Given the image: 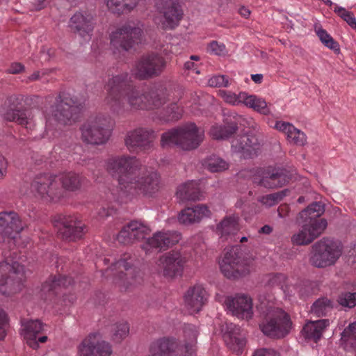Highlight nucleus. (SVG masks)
Segmentation results:
<instances>
[{"instance_id": "de8ad7c7", "label": "nucleus", "mask_w": 356, "mask_h": 356, "mask_svg": "<svg viewBox=\"0 0 356 356\" xmlns=\"http://www.w3.org/2000/svg\"><path fill=\"white\" fill-rule=\"evenodd\" d=\"M286 276L282 273H277L271 276V277L269 279V284L271 286H280L283 292L285 293L286 296L291 297L294 295L293 293V290L291 289L292 288L293 289H295L294 286H288L286 284Z\"/></svg>"}, {"instance_id": "680f3d73", "label": "nucleus", "mask_w": 356, "mask_h": 356, "mask_svg": "<svg viewBox=\"0 0 356 356\" xmlns=\"http://www.w3.org/2000/svg\"><path fill=\"white\" fill-rule=\"evenodd\" d=\"M115 211H116V209L113 207H102L98 210L97 214H98L99 219H104V218L114 214L115 213Z\"/></svg>"}, {"instance_id": "7ed1b4c3", "label": "nucleus", "mask_w": 356, "mask_h": 356, "mask_svg": "<svg viewBox=\"0 0 356 356\" xmlns=\"http://www.w3.org/2000/svg\"><path fill=\"white\" fill-rule=\"evenodd\" d=\"M81 105L70 94L60 92L54 104L45 111L46 128L42 138L53 140L58 137L60 127L71 124L79 118Z\"/></svg>"}, {"instance_id": "6e6552de", "label": "nucleus", "mask_w": 356, "mask_h": 356, "mask_svg": "<svg viewBox=\"0 0 356 356\" xmlns=\"http://www.w3.org/2000/svg\"><path fill=\"white\" fill-rule=\"evenodd\" d=\"M254 260L244 257L240 245L225 250L224 257L220 262L222 273L229 279H237L248 275L254 269Z\"/></svg>"}, {"instance_id": "9b49d317", "label": "nucleus", "mask_w": 356, "mask_h": 356, "mask_svg": "<svg viewBox=\"0 0 356 356\" xmlns=\"http://www.w3.org/2000/svg\"><path fill=\"white\" fill-rule=\"evenodd\" d=\"M343 252L341 242L324 237L312 246L310 263L317 268H325L334 265Z\"/></svg>"}, {"instance_id": "b1692460", "label": "nucleus", "mask_w": 356, "mask_h": 356, "mask_svg": "<svg viewBox=\"0 0 356 356\" xmlns=\"http://www.w3.org/2000/svg\"><path fill=\"white\" fill-rule=\"evenodd\" d=\"M97 334H90L78 347L79 356H110L112 353L109 343L98 339Z\"/></svg>"}, {"instance_id": "58836bf2", "label": "nucleus", "mask_w": 356, "mask_h": 356, "mask_svg": "<svg viewBox=\"0 0 356 356\" xmlns=\"http://www.w3.org/2000/svg\"><path fill=\"white\" fill-rule=\"evenodd\" d=\"M238 129L237 122H225L224 124H214L211 127L209 134L214 139H225L232 136Z\"/></svg>"}, {"instance_id": "13d9d810", "label": "nucleus", "mask_w": 356, "mask_h": 356, "mask_svg": "<svg viewBox=\"0 0 356 356\" xmlns=\"http://www.w3.org/2000/svg\"><path fill=\"white\" fill-rule=\"evenodd\" d=\"M235 122L243 124L244 127H248L254 131H257L259 130V124L255 122V120L252 118H244L241 115H238L236 114L234 116Z\"/></svg>"}, {"instance_id": "ddd939ff", "label": "nucleus", "mask_w": 356, "mask_h": 356, "mask_svg": "<svg viewBox=\"0 0 356 356\" xmlns=\"http://www.w3.org/2000/svg\"><path fill=\"white\" fill-rule=\"evenodd\" d=\"M53 224L58 236L68 242L80 240L86 232V225L77 214H58Z\"/></svg>"}, {"instance_id": "09e8293b", "label": "nucleus", "mask_w": 356, "mask_h": 356, "mask_svg": "<svg viewBox=\"0 0 356 356\" xmlns=\"http://www.w3.org/2000/svg\"><path fill=\"white\" fill-rule=\"evenodd\" d=\"M332 309V302L327 298H319L312 306L311 311L317 316H326Z\"/></svg>"}, {"instance_id": "3c124183", "label": "nucleus", "mask_w": 356, "mask_h": 356, "mask_svg": "<svg viewBox=\"0 0 356 356\" xmlns=\"http://www.w3.org/2000/svg\"><path fill=\"white\" fill-rule=\"evenodd\" d=\"M287 193V190H283L277 193L261 196L258 199V201L266 207H272L282 200Z\"/></svg>"}, {"instance_id": "423d86ee", "label": "nucleus", "mask_w": 356, "mask_h": 356, "mask_svg": "<svg viewBox=\"0 0 356 356\" xmlns=\"http://www.w3.org/2000/svg\"><path fill=\"white\" fill-rule=\"evenodd\" d=\"M204 131L193 122L169 129L161 135L163 147H177L184 150L196 149L204 139Z\"/></svg>"}, {"instance_id": "bb28decb", "label": "nucleus", "mask_w": 356, "mask_h": 356, "mask_svg": "<svg viewBox=\"0 0 356 356\" xmlns=\"http://www.w3.org/2000/svg\"><path fill=\"white\" fill-rule=\"evenodd\" d=\"M211 211L207 205L198 204L182 209L178 214V221L184 225H191L200 222L204 218H209Z\"/></svg>"}, {"instance_id": "e2e57ef3", "label": "nucleus", "mask_w": 356, "mask_h": 356, "mask_svg": "<svg viewBox=\"0 0 356 356\" xmlns=\"http://www.w3.org/2000/svg\"><path fill=\"white\" fill-rule=\"evenodd\" d=\"M51 0H35L32 4V10L40 11L46 8L50 3Z\"/></svg>"}, {"instance_id": "dca6fc26", "label": "nucleus", "mask_w": 356, "mask_h": 356, "mask_svg": "<svg viewBox=\"0 0 356 356\" xmlns=\"http://www.w3.org/2000/svg\"><path fill=\"white\" fill-rule=\"evenodd\" d=\"M26 227L16 212H0V238L4 243L7 241L10 248L17 245L19 234Z\"/></svg>"}, {"instance_id": "f3484780", "label": "nucleus", "mask_w": 356, "mask_h": 356, "mask_svg": "<svg viewBox=\"0 0 356 356\" xmlns=\"http://www.w3.org/2000/svg\"><path fill=\"white\" fill-rule=\"evenodd\" d=\"M143 31L133 22L126 23L110 35L111 44L116 49L131 50L141 41Z\"/></svg>"}, {"instance_id": "c03bdc74", "label": "nucleus", "mask_w": 356, "mask_h": 356, "mask_svg": "<svg viewBox=\"0 0 356 356\" xmlns=\"http://www.w3.org/2000/svg\"><path fill=\"white\" fill-rule=\"evenodd\" d=\"M204 168L211 172H222L229 168L228 163L221 157L213 154L207 157L202 163Z\"/></svg>"}, {"instance_id": "9d476101", "label": "nucleus", "mask_w": 356, "mask_h": 356, "mask_svg": "<svg viewBox=\"0 0 356 356\" xmlns=\"http://www.w3.org/2000/svg\"><path fill=\"white\" fill-rule=\"evenodd\" d=\"M113 122L109 116L99 115L88 120L80 127L83 143L94 145L106 144L112 134Z\"/></svg>"}, {"instance_id": "f704fd0d", "label": "nucleus", "mask_w": 356, "mask_h": 356, "mask_svg": "<svg viewBox=\"0 0 356 356\" xmlns=\"http://www.w3.org/2000/svg\"><path fill=\"white\" fill-rule=\"evenodd\" d=\"M176 196L181 202L200 200L202 193L198 181L191 180L179 185Z\"/></svg>"}, {"instance_id": "2eb2a0df", "label": "nucleus", "mask_w": 356, "mask_h": 356, "mask_svg": "<svg viewBox=\"0 0 356 356\" xmlns=\"http://www.w3.org/2000/svg\"><path fill=\"white\" fill-rule=\"evenodd\" d=\"M166 65L165 60L157 53H147L135 63L131 72L139 80H146L159 76Z\"/></svg>"}, {"instance_id": "8fccbe9b", "label": "nucleus", "mask_w": 356, "mask_h": 356, "mask_svg": "<svg viewBox=\"0 0 356 356\" xmlns=\"http://www.w3.org/2000/svg\"><path fill=\"white\" fill-rule=\"evenodd\" d=\"M315 31L321 42L326 47L333 50L334 52L339 51L340 48L339 43L333 39L326 30L321 27H318L315 29Z\"/></svg>"}, {"instance_id": "49530a36", "label": "nucleus", "mask_w": 356, "mask_h": 356, "mask_svg": "<svg viewBox=\"0 0 356 356\" xmlns=\"http://www.w3.org/2000/svg\"><path fill=\"white\" fill-rule=\"evenodd\" d=\"M341 340L345 349L356 351V322L350 323L341 333Z\"/></svg>"}, {"instance_id": "f257e3e1", "label": "nucleus", "mask_w": 356, "mask_h": 356, "mask_svg": "<svg viewBox=\"0 0 356 356\" xmlns=\"http://www.w3.org/2000/svg\"><path fill=\"white\" fill-rule=\"evenodd\" d=\"M106 166L107 171L117 177L118 185L112 195L120 203L127 202L139 194L152 197L161 187L159 173L143 166L136 156H112Z\"/></svg>"}, {"instance_id": "393cba45", "label": "nucleus", "mask_w": 356, "mask_h": 356, "mask_svg": "<svg viewBox=\"0 0 356 356\" xmlns=\"http://www.w3.org/2000/svg\"><path fill=\"white\" fill-rule=\"evenodd\" d=\"M221 331L227 347L237 355L241 354L245 346V334L241 327L232 323L222 325Z\"/></svg>"}, {"instance_id": "69168bd1", "label": "nucleus", "mask_w": 356, "mask_h": 356, "mask_svg": "<svg viewBox=\"0 0 356 356\" xmlns=\"http://www.w3.org/2000/svg\"><path fill=\"white\" fill-rule=\"evenodd\" d=\"M55 56V50L52 48H44L41 51V58L44 61L50 60Z\"/></svg>"}, {"instance_id": "4be33fe9", "label": "nucleus", "mask_w": 356, "mask_h": 356, "mask_svg": "<svg viewBox=\"0 0 356 356\" xmlns=\"http://www.w3.org/2000/svg\"><path fill=\"white\" fill-rule=\"evenodd\" d=\"M181 239L180 234L174 231L156 232L142 245V248L148 253L152 250H165L177 243Z\"/></svg>"}, {"instance_id": "603ef678", "label": "nucleus", "mask_w": 356, "mask_h": 356, "mask_svg": "<svg viewBox=\"0 0 356 356\" xmlns=\"http://www.w3.org/2000/svg\"><path fill=\"white\" fill-rule=\"evenodd\" d=\"M334 11L354 30H356V18L354 14L346 8L335 5Z\"/></svg>"}, {"instance_id": "4c0bfd02", "label": "nucleus", "mask_w": 356, "mask_h": 356, "mask_svg": "<svg viewBox=\"0 0 356 356\" xmlns=\"http://www.w3.org/2000/svg\"><path fill=\"white\" fill-rule=\"evenodd\" d=\"M241 99L243 100V104L245 106L252 108L260 114L267 115L270 113V106L262 97L255 95H249L247 92H242Z\"/></svg>"}, {"instance_id": "412c9836", "label": "nucleus", "mask_w": 356, "mask_h": 356, "mask_svg": "<svg viewBox=\"0 0 356 356\" xmlns=\"http://www.w3.org/2000/svg\"><path fill=\"white\" fill-rule=\"evenodd\" d=\"M150 232V228L143 222L132 220L123 226L117 239L120 243L130 245L143 240Z\"/></svg>"}, {"instance_id": "864d4df0", "label": "nucleus", "mask_w": 356, "mask_h": 356, "mask_svg": "<svg viewBox=\"0 0 356 356\" xmlns=\"http://www.w3.org/2000/svg\"><path fill=\"white\" fill-rule=\"evenodd\" d=\"M338 302L345 307H355L356 306V292H342L338 297Z\"/></svg>"}, {"instance_id": "79ce46f5", "label": "nucleus", "mask_w": 356, "mask_h": 356, "mask_svg": "<svg viewBox=\"0 0 356 356\" xmlns=\"http://www.w3.org/2000/svg\"><path fill=\"white\" fill-rule=\"evenodd\" d=\"M183 114V109L177 103H172L160 111L158 118L163 122L179 120Z\"/></svg>"}, {"instance_id": "338daca9", "label": "nucleus", "mask_w": 356, "mask_h": 356, "mask_svg": "<svg viewBox=\"0 0 356 356\" xmlns=\"http://www.w3.org/2000/svg\"><path fill=\"white\" fill-rule=\"evenodd\" d=\"M8 162L6 158L0 154V179H3L7 173Z\"/></svg>"}, {"instance_id": "bf43d9fd", "label": "nucleus", "mask_w": 356, "mask_h": 356, "mask_svg": "<svg viewBox=\"0 0 356 356\" xmlns=\"http://www.w3.org/2000/svg\"><path fill=\"white\" fill-rule=\"evenodd\" d=\"M207 52L211 54L222 56L226 54L227 49L223 43L212 41L207 46Z\"/></svg>"}, {"instance_id": "052dcab7", "label": "nucleus", "mask_w": 356, "mask_h": 356, "mask_svg": "<svg viewBox=\"0 0 356 356\" xmlns=\"http://www.w3.org/2000/svg\"><path fill=\"white\" fill-rule=\"evenodd\" d=\"M200 56L197 55H192L190 57V60L186 61L184 63V69L188 71L195 72L196 74H200V72L198 70V64L195 63V61H199Z\"/></svg>"}, {"instance_id": "ea45409f", "label": "nucleus", "mask_w": 356, "mask_h": 356, "mask_svg": "<svg viewBox=\"0 0 356 356\" xmlns=\"http://www.w3.org/2000/svg\"><path fill=\"white\" fill-rule=\"evenodd\" d=\"M138 0H106L108 9L114 14L122 15L131 12Z\"/></svg>"}, {"instance_id": "5701e85b", "label": "nucleus", "mask_w": 356, "mask_h": 356, "mask_svg": "<svg viewBox=\"0 0 356 356\" xmlns=\"http://www.w3.org/2000/svg\"><path fill=\"white\" fill-rule=\"evenodd\" d=\"M185 261L179 252L171 251L160 257L158 266L165 277L173 278L181 275Z\"/></svg>"}, {"instance_id": "c9c22d12", "label": "nucleus", "mask_w": 356, "mask_h": 356, "mask_svg": "<svg viewBox=\"0 0 356 356\" xmlns=\"http://www.w3.org/2000/svg\"><path fill=\"white\" fill-rule=\"evenodd\" d=\"M329 325V319L310 321L305 325L302 333L305 339L312 340L316 343L321 339L325 327Z\"/></svg>"}, {"instance_id": "c756f323", "label": "nucleus", "mask_w": 356, "mask_h": 356, "mask_svg": "<svg viewBox=\"0 0 356 356\" xmlns=\"http://www.w3.org/2000/svg\"><path fill=\"white\" fill-rule=\"evenodd\" d=\"M259 178H254V182L268 188L282 187L289 181V177L282 170H263L257 171Z\"/></svg>"}, {"instance_id": "5fc2aeb1", "label": "nucleus", "mask_w": 356, "mask_h": 356, "mask_svg": "<svg viewBox=\"0 0 356 356\" xmlns=\"http://www.w3.org/2000/svg\"><path fill=\"white\" fill-rule=\"evenodd\" d=\"M242 92H241L238 95H236L231 91L220 90L218 94L226 103L235 106L243 104V100L241 99Z\"/></svg>"}, {"instance_id": "a878e982", "label": "nucleus", "mask_w": 356, "mask_h": 356, "mask_svg": "<svg viewBox=\"0 0 356 356\" xmlns=\"http://www.w3.org/2000/svg\"><path fill=\"white\" fill-rule=\"evenodd\" d=\"M70 27L71 30L78 33L81 38H90L93 31L95 20L94 15L88 12H77L70 20Z\"/></svg>"}, {"instance_id": "6ab92c4d", "label": "nucleus", "mask_w": 356, "mask_h": 356, "mask_svg": "<svg viewBox=\"0 0 356 356\" xmlns=\"http://www.w3.org/2000/svg\"><path fill=\"white\" fill-rule=\"evenodd\" d=\"M154 139V132L152 129L138 127L127 133L124 143L129 152L138 153L149 150Z\"/></svg>"}, {"instance_id": "473e14b6", "label": "nucleus", "mask_w": 356, "mask_h": 356, "mask_svg": "<svg viewBox=\"0 0 356 356\" xmlns=\"http://www.w3.org/2000/svg\"><path fill=\"white\" fill-rule=\"evenodd\" d=\"M44 325L39 320L24 321L22 323V335L26 341L27 344L33 349L38 348L36 341L38 334L42 333L44 330Z\"/></svg>"}, {"instance_id": "4d7b16f0", "label": "nucleus", "mask_w": 356, "mask_h": 356, "mask_svg": "<svg viewBox=\"0 0 356 356\" xmlns=\"http://www.w3.org/2000/svg\"><path fill=\"white\" fill-rule=\"evenodd\" d=\"M208 84L211 87H228L230 85V82L227 76L215 75L209 79Z\"/></svg>"}, {"instance_id": "aec40b11", "label": "nucleus", "mask_w": 356, "mask_h": 356, "mask_svg": "<svg viewBox=\"0 0 356 356\" xmlns=\"http://www.w3.org/2000/svg\"><path fill=\"white\" fill-rule=\"evenodd\" d=\"M225 306L229 312L238 318L249 320L253 316L252 300L246 295L238 294L227 297Z\"/></svg>"}, {"instance_id": "6e6d98bb", "label": "nucleus", "mask_w": 356, "mask_h": 356, "mask_svg": "<svg viewBox=\"0 0 356 356\" xmlns=\"http://www.w3.org/2000/svg\"><path fill=\"white\" fill-rule=\"evenodd\" d=\"M9 329V318L6 312L0 309V341H3Z\"/></svg>"}, {"instance_id": "774afa93", "label": "nucleus", "mask_w": 356, "mask_h": 356, "mask_svg": "<svg viewBox=\"0 0 356 356\" xmlns=\"http://www.w3.org/2000/svg\"><path fill=\"white\" fill-rule=\"evenodd\" d=\"M24 69V66L20 63H13L8 70L10 74H18L22 72Z\"/></svg>"}, {"instance_id": "2f4dec72", "label": "nucleus", "mask_w": 356, "mask_h": 356, "mask_svg": "<svg viewBox=\"0 0 356 356\" xmlns=\"http://www.w3.org/2000/svg\"><path fill=\"white\" fill-rule=\"evenodd\" d=\"M258 140L252 135L237 136L232 142V148L234 152L242 154L245 159L252 157L258 149Z\"/></svg>"}, {"instance_id": "a211bd4d", "label": "nucleus", "mask_w": 356, "mask_h": 356, "mask_svg": "<svg viewBox=\"0 0 356 356\" xmlns=\"http://www.w3.org/2000/svg\"><path fill=\"white\" fill-rule=\"evenodd\" d=\"M156 8L162 17L160 25L163 30H174L180 24L184 11L179 0H157Z\"/></svg>"}, {"instance_id": "cd10ccee", "label": "nucleus", "mask_w": 356, "mask_h": 356, "mask_svg": "<svg viewBox=\"0 0 356 356\" xmlns=\"http://www.w3.org/2000/svg\"><path fill=\"white\" fill-rule=\"evenodd\" d=\"M73 283L74 280L71 277L51 275L42 284L41 298L51 300L62 287L67 288Z\"/></svg>"}, {"instance_id": "a19ab883", "label": "nucleus", "mask_w": 356, "mask_h": 356, "mask_svg": "<svg viewBox=\"0 0 356 356\" xmlns=\"http://www.w3.org/2000/svg\"><path fill=\"white\" fill-rule=\"evenodd\" d=\"M198 330L195 325L192 324L185 325L184 327V336L185 337V352L181 356H195L193 344L196 342Z\"/></svg>"}, {"instance_id": "39448f33", "label": "nucleus", "mask_w": 356, "mask_h": 356, "mask_svg": "<svg viewBox=\"0 0 356 356\" xmlns=\"http://www.w3.org/2000/svg\"><path fill=\"white\" fill-rule=\"evenodd\" d=\"M324 204L319 202L310 204L299 213L302 220L301 229L291 238L296 245H308L318 238L327 227L325 219L319 217L324 213Z\"/></svg>"}, {"instance_id": "f03ea898", "label": "nucleus", "mask_w": 356, "mask_h": 356, "mask_svg": "<svg viewBox=\"0 0 356 356\" xmlns=\"http://www.w3.org/2000/svg\"><path fill=\"white\" fill-rule=\"evenodd\" d=\"M105 104L110 111L122 115L129 111L158 108L165 102L164 95L156 90L145 92L134 84L128 72L113 76L105 86Z\"/></svg>"}, {"instance_id": "20e7f679", "label": "nucleus", "mask_w": 356, "mask_h": 356, "mask_svg": "<svg viewBox=\"0 0 356 356\" xmlns=\"http://www.w3.org/2000/svg\"><path fill=\"white\" fill-rule=\"evenodd\" d=\"M257 309L261 318L259 327L265 335L273 339H282L290 333L293 323L289 314L275 307L274 302L260 298Z\"/></svg>"}, {"instance_id": "4468645a", "label": "nucleus", "mask_w": 356, "mask_h": 356, "mask_svg": "<svg viewBox=\"0 0 356 356\" xmlns=\"http://www.w3.org/2000/svg\"><path fill=\"white\" fill-rule=\"evenodd\" d=\"M31 188L37 198L45 202H57L64 195L57 175L50 173L37 175L31 183Z\"/></svg>"}, {"instance_id": "c85d7f7f", "label": "nucleus", "mask_w": 356, "mask_h": 356, "mask_svg": "<svg viewBox=\"0 0 356 356\" xmlns=\"http://www.w3.org/2000/svg\"><path fill=\"white\" fill-rule=\"evenodd\" d=\"M179 352V346L173 338L158 339L149 346V356H177Z\"/></svg>"}, {"instance_id": "f8f14e48", "label": "nucleus", "mask_w": 356, "mask_h": 356, "mask_svg": "<svg viewBox=\"0 0 356 356\" xmlns=\"http://www.w3.org/2000/svg\"><path fill=\"white\" fill-rule=\"evenodd\" d=\"M24 97L21 95H12L7 97L3 106V117L9 122L32 130L35 127L32 111L24 108Z\"/></svg>"}, {"instance_id": "7c9ffc66", "label": "nucleus", "mask_w": 356, "mask_h": 356, "mask_svg": "<svg viewBox=\"0 0 356 356\" xmlns=\"http://www.w3.org/2000/svg\"><path fill=\"white\" fill-rule=\"evenodd\" d=\"M207 300V293L202 285L190 287L184 295V303L191 312H200Z\"/></svg>"}, {"instance_id": "72a5a7b5", "label": "nucleus", "mask_w": 356, "mask_h": 356, "mask_svg": "<svg viewBox=\"0 0 356 356\" xmlns=\"http://www.w3.org/2000/svg\"><path fill=\"white\" fill-rule=\"evenodd\" d=\"M274 128L284 133L291 143L300 146H302L306 143L307 136L305 133L296 128L289 122L277 121Z\"/></svg>"}, {"instance_id": "a18cd8bd", "label": "nucleus", "mask_w": 356, "mask_h": 356, "mask_svg": "<svg viewBox=\"0 0 356 356\" xmlns=\"http://www.w3.org/2000/svg\"><path fill=\"white\" fill-rule=\"evenodd\" d=\"M129 334V324L124 321H119L111 325V340L117 343H121Z\"/></svg>"}, {"instance_id": "e433bc0d", "label": "nucleus", "mask_w": 356, "mask_h": 356, "mask_svg": "<svg viewBox=\"0 0 356 356\" xmlns=\"http://www.w3.org/2000/svg\"><path fill=\"white\" fill-rule=\"evenodd\" d=\"M59 185L63 191H76L81 188L83 178L79 174L70 171L57 175Z\"/></svg>"}, {"instance_id": "0eeeda50", "label": "nucleus", "mask_w": 356, "mask_h": 356, "mask_svg": "<svg viewBox=\"0 0 356 356\" xmlns=\"http://www.w3.org/2000/svg\"><path fill=\"white\" fill-rule=\"evenodd\" d=\"M135 259L130 253H125L121 258L112 264L103 273L106 277L113 276L114 282L120 290H128L140 284L143 280L139 270L135 267Z\"/></svg>"}, {"instance_id": "37998d69", "label": "nucleus", "mask_w": 356, "mask_h": 356, "mask_svg": "<svg viewBox=\"0 0 356 356\" xmlns=\"http://www.w3.org/2000/svg\"><path fill=\"white\" fill-rule=\"evenodd\" d=\"M238 229V218L235 216H227L217 225V232L221 236L234 234Z\"/></svg>"}, {"instance_id": "0e129e2a", "label": "nucleus", "mask_w": 356, "mask_h": 356, "mask_svg": "<svg viewBox=\"0 0 356 356\" xmlns=\"http://www.w3.org/2000/svg\"><path fill=\"white\" fill-rule=\"evenodd\" d=\"M252 356H279V355L270 348H260L257 350Z\"/></svg>"}, {"instance_id": "1a4fd4ad", "label": "nucleus", "mask_w": 356, "mask_h": 356, "mask_svg": "<svg viewBox=\"0 0 356 356\" xmlns=\"http://www.w3.org/2000/svg\"><path fill=\"white\" fill-rule=\"evenodd\" d=\"M6 260L0 263V293L10 296L24 287L26 272L24 267L5 254Z\"/></svg>"}]
</instances>
